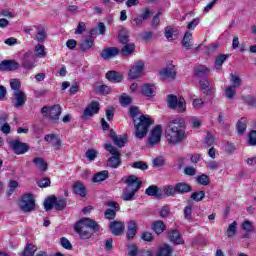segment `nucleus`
<instances>
[{"label":"nucleus","instance_id":"1","mask_svg":"<svg viewBox=\"0 0 256 256\" xmlns=\"http://www.w3.org/2000/svg\"><path fill=\"white\" fill-rule=\"evenodd\" d=\"M187 135H185V120L181 117L172 118L166 129V141L170 145H179L183 143Z\"/></svg>","mask_w":256,"mask_h":256},{"label":"nucleus","instance_id":"2","mask_svg":"<svg viewBox=\"0 0 256 256\" xmlns=\"http://www.w3.org/2000/svg\"><path fill=\"white\" fill-rule=\"evenodd\" d=\"M130 117L134 121L136 137L143 139L149 133V128L153 125V121L147 115H139V108L135 106L130 108Z\"/></svg>","mask_w":256,"mask_h":256},{"label":"nucleus","instance_id":"3","mask_svg":"<svg viewBox=\"0 0 256 256\" xmlns=\"http://www.w3.org/2000/svg\"><path fill=\"white\" fill-rule=\"evenodd\" d=\"M74 229L81 239H90L93 233H97L101 227L94 220L84 218L76 223Z\"/></svg>","mask_w":256,"mask_h":256},{"label":"nucleus","instance_id":"4","mask_svg":"<svg viewBox=\"0 0 256 256\" xmlns=\"http://www.w3.org/2000/svg\"><path fill=\"white\" fill-rule=\"evenodd\" d=\"M126 188L123 190L122 199L123 201H133L135 199V193L141 189L143 182L135 175H129L123 178Z\"/></svg>","mask_w":256,"mask_h":256},{"label":"nucleus","instance_id":"5","mask_svg":"<svg viewBox=\"0 0 256 256\" xmlns=\"http://www.w3.org/2000/svg\"><path fill=\"white\" fill-rule=\"evenodd\" d=\"M104 149H106V151L112 155L110 158H108L107 167H111V169H117V167L121 165V152L110 143L104 144Z\"/></svg>","mask_w":256,"mask_h":256},{"label":"nucleus","instance_id":"6","mask_svg":"<svg viewBox=\"0 0 256 256\" xmlns=\"http://www.w3.org/2000/svg\"><path fill=\"white\" fill-rule=\"evenodd\" d=\"M167 102L169 109H177L178 113H185L187 111L185 98H177V96L170 94L168 95Z\"/></svg>","mask_w":256,"mask_h":256},{"label":"nucleus","instance_id":"7","mask_svg":"<svg viewBox=\"0 0 256 256\" xmlns=\"http://www.w3.org/2000/svg\"><path fill=\"white\" fill-rule=\"evenodd\" d=\"M19 206L24 213H31V211L35 210V196L31 193L24 194Z\"/></svg>","mask_w":256,"mask_h":256},{"label":"nucleus","instance_id":"8","mask_svg":"<svg viewBox=\"0 0 256 256\" xmlns=\"http://www.w3.org/2000/svg\"><path fill=\"white\" fill-rule=\"evenodd\" d=\"M8 145L15 155H25L29 151V144L21 142L19 139L8 141Z\"/></svg>","mask_w":256,"mask_h":256},{"label":"nucleus","instance_id":"9","mask_svg":"<svg viewBox=\"0 0 256 256\" xmlns=\"http://www.w3.org/2000/svg\"><path fill=\"white\" fill-rule=\"evenodd\" d=\"M35 54L33 52H26L23 54L21 58V65L23 69L31 71V69H35L36 67Z\"/></svg>","mask_w":256,"mask_h":256},{"label":"nucleus","instance_id":"10","mask_svg":"<svg viewBox=\"0 0 256 256\" xmlns=\"http://www.w3.org/2000/svg\"><path fill=\"white\" fill-rule=\"evenodd\" d=\"M143 69H145V62L142 60L136 61L128 73L129 79H139L143 75Z\"/></svg>","mask_w":256,"mask_h":256},{"label":"nucleus","instance_id":"11","mask_svg":"<svg viewBox=\"0 0 256 256\" xmlns=\"http://www.w3.org/2000/svg\"><path fill=\"white\" fill-rule=\"evenodd\" d=\"M163 133V128L161 125H157L150 132V136L148 138V143L150 145H157L161 141V135Z\"/></svg>","mask_w":256,"mask_h":256},{"label":"nucleus","instance_id":"12","mask_svg":"<svg viewBox=\"0 0 256 256\" xmlns=\"http://www.w3.org/2000/svg\"><path fill=\"white\" fill-rule=\"evenodd\" d=\"M99 102L92 101L89 106H87L83 112L82 119H89L93 117L94 115H97L99 113Z\"/></svg>","mask_w":256,"mask_h":256},{"label":"nucleus","instance_id":"13","mask_svg":"<svg viewBox=\"0 0 256 256\" xmlns=\"http://www.w3.org/2000/svg\"><path fill=\"white\" fill-rule=\"evenodd\" d=\"M12 103L17 109H19V107H23V105L27 103V95L25 92H23V90L14 92Z\"/></svg>","mask_w":256,"mask_h":256},{"label":"nucleus","instance_id":"14","mask_svg":"<svg viewBox=\"0 0 256 256\" xmlns=\"http://www.w3.org/2000/svg\"><path fill=\"white\" fill-rule=\"evenodd\" d=\"M159 75L162 81H165L167 79H175V77H177V70L175 69V66H168L160 70Z\"/></svg>","mask_w":256,"mask_h":256},{"label":"nucleus","instance_id":"15","mask_svg":"<svg viewBox=\"0 0 256 256\" xmlns=\"http://www.w3.org/2000/svg\"><path fill=\"white\" fill-rule=\"evenodd\" d=\"M21 65L15 60H3L0 62V71H17Z\"/></svg>","mask_w":256,"mask_h":256},{"label":"nucleus","instance_id":"16","mask_svg":"<svg viewBox=\"0 0 256 256\" xmlns=\"http://www.w3.org/2000/svg\"><path fill=\"white\" fill-rule=\"evenodd\" d=\"M211 73V68L205 65H199L194 68V75L197 79H207Z\"/></svg>","mask_w":256,"mask_h":256},{"label":"nucleus","instance_id":"17","mask_svg":"<svg viewBox=\"0 0 256 256\" xmlns=\"http://www.w3.org/2000/svg\"><path fill=\"white\" fill-rule=\"evenodd\" d=\"M44 140L47 143H52V147L56 150L61 149L62 141L59 139V137L56 134H46L44 136Z\"/></svg>","mask_w":256,"mask_h":256},{"label":"nucleus","instance_id":"18","mask_svg":"<svg viewBox=\"0 0 256 256\" xmlns=\"http://www.w3.org/2000/svg\"><path fill=\"white\" fill-rule=\"evenodd\" d=\"M117 55H119V48L117 47H109V48L103 49L102 52L100 53V57H102V59H105L106 61L107 59L117 57Z\"/></svg>","mask_w":256,"mask_h":256},{"label":"nucleus","instance_id":"19","mask_svg":"<svg viewBox=\"0 0 256 256\" xmlns=\"http://www.w3.org/2000/svg\"><path fill=\"white\" fill-rule=\"evenodd\" d=\"M109 229L112 235L119 236L123 233V231H125V225L123 222L113 221L110 223Z\"/></svg>","mask_w":256,"mask_h":256},{"label":"nucleus","instance_id":"20","mask_svg":"<svg viewBox=\"0 0 256 256\" xmlns=\"http://www.w3.org/2000/svg\"><path fill=\"white\" fill-rule=\"evenodd\" d=\"M145 194L149 197H155L156 199H163V191H161V189L155 185L149 186L145 190Z\"/></svg>","mask_w":256,"mask_h":256},{"label":"nucleus","instance_id":"21","mask_svg":"<svg viewBox=\"0 0 256 256\" xmlns=\"http://www.w3.org/2000/svg\"><path fill=\"white\" fill-rule=\"evenodd\" d=\"M110 138L112 139L114 145H117V147H125V143H127V136H117V133L115 131H110Z\"/></svg>","mask_w":256,"mask_h":256},{"label":"nucleus","instance_id":"22","mask_svg":"<svg viewBox=\"0 0 256 256\" xmlns=\"http://www.w3.org/2000/svg\"><path fill=\"white\" fill-rule=\"evenodd\" d=\"M176 187V193L178 195H185V193H191L193 191V188L191 185H189L186 182H178L175 184Z\"/></svg>","mask_w":256,"mask_h":256},{"label":"nucleus","instance_id":"23","mask_svg":"<svg viewBox=\"0 0 256 256\" xmlns=\"http://www.w3.org/2000/svg\"><path fill=\"white\" fill-rule=\"evenodd\" d=\"M93 45H95V40L93 39V37H90V38H86L85 40H82L78 44V47L80 48V51L82 53H86V51H89V49H91Z\"/></svg>","mask_w":256,"mask_h":256},{"label":"nucleus","instance_id":"24","mask_svg":"<svg viewBox=\"0 0 256 256\" xmlns=\"http://www.w3.org/2000/svg\"><path fill=\"white\" fill-rule=\"evenodd\" d=\"M120 53L123 57H131V55L135 53V43L127 42L126 44H123Z\"/></svg>","mask_w":256,"mask_h":256},{"label":"nucleus","instance_id":"25","mask_svg":"<svg viewBox=\"0 0 256 256\" xmlns=\"http://www.w3.org/2000/svg\"><path fill=\"white\" fill-rule=\"evenodd\" d=\"M37 32H36V36H35V40L38 43H45V41H47V30H45V27L39 25L37 26Z\"/></svg>","mask_w":256,"mask_h":256},{"label":"nucleus","instance_id":"26","mask_svg":"<svg viewBox=\"0 0 256 256\" xmlns=\"http://www.w3.org/2000/svg\"><path fill=\"white\" fill-rule=\"evenodd\" d=\"M106 30L107 27L105 26V23L99 22L96 27L90 30L89 34L91 37H97V35H105Z\"/></svg>","mask_w":256,"mask_h":256},{"label":"nucleus","instance_id":"27","mask_svg":"<svg viewBox=\"0 0 256 256\" xmlns=\"http://www.w3.org/2000/svg\"><path fill=\"white\" fill-rule=\"evenodd\" d=\"M73 191L76 195H79L80 197H85V195H87V188H85V184H83L81 181H77L74 183Z\"/></svg>","mask_w":256,"mask_h":256},{"label":"nucleus","instance_id":"28","mask_svg":"<svg viewBox=\"0 0 256 256\" xmlns=\"http://www.w3.org/2000/svg\"><path fill=\"white\" fill-rule=\"evenodd\" d=\"M61 116V106L54 105L49 109V118L51 121H58L59 117Z\"/></svg>","mask_w":256,"mask_h":256},{"label":"nucleus","instance_id":"29","mask_svg":"<svg viewBox=\"0 0 256 256\" xmlns=\"http://www.w3.org/2000/svg\"><path fill=\"white\" fill-rule=\"evenodd\" d=\"M135 235H137V222L135 220H131L128 223V231H127V239L131 240L135 238Z\"/></svg>","mask_w":256,"mask_h":256},{"label":"nucleus","instance_id":"30","mask_svg":"<svg viewBox=\"0 0 256 256\" xmlns=\"http://www.w3.org/2000/svg\"><path fill=\"white\" fill-rule=\"evenodd\" d=\"M169 239L172 243H175L176 245H183L184 241L181 237V234H179V231L172 230L169 232Z\"/></svg>","mask_w":256,"mask_h":256},{"label":"nucleus","instance_id":"31","mask_svg":"<svg viewBox=\"0 0 256 256\" xmlns=\"http://www.w3.org/2000/svg\"><path fill=\"white\" fill-rule=\"evenodd\" d=\"M106 79L113 83H121L123 81V75L115 71H109L106 73Z\"/></svg>","mask_w":256,"mask_h":256},{"label":"nucleus","instance_id":"32","mask_svg":"<svg viewBox=\"0 0 256 256\" xmlns=\"http://www.w3.org/2000/svg\"><path fill=\"white\" fill-rule=\"evenodd\" d=\"M106 179H109V171L103 170L96 173L93 176L92 181L93 183H103V181H105Z\"/></svg>","mask_w":256,"mask_h":256},{"label":"nucleus","instance_id":"33","mask_svg":"<svg viewBox=\"0 0 256 256\" xmlns=\"http://www.w3.org/2000/svg\"><path fill=\"white\" fill-rule=\"evenodd\" d=\"M142 95H145V97H155V85L144 84L142 86Z\"/></svg>","mask_w":256,"mask_h":256},{"label":"nucleus","instance_id":"34","mask_svg":"<svg viewBox=\"0 0 256 256\" xmlns=\"http://www.w3.org/2000/svg\"><path fill=\"white\" fill-rule=\"evenodd\" d=\"M172 254L173 248H171V246H169L168 244H164L156 252V256H171Z\"/></svg>","mask_w":256,"mask_h":256},{"label":"nucleus","instance_id":"35","mask_svg":"<svg viewBox=\"0 0 256 256\" xmlns=\"http://www.w3.org/2000/svg\"><path fill=\"white\" fill-rule=\"evenodd\" d=\"M164 35L168 41H173L177 38V28L168 26L165 28Z\"/></svg>","mask_w":256,"mask_h":256},{"label":"nucleus","instance_id":"36","mask_svg":"<svg viewBox=\"0 0 256 256\" xmlns=\"http://www.w3.org/2000/svg\"><path fill=\"white\" fill-rule=\"evenodd\" d=\"M152 229L156 232L157 235H161V233L167 229V226H165L163 221L158 220L152 224Z\"/></svg>","mask_w":256,"mask_h":256},{"label":"nucleus","instance_id":"37","mask_svg":"<svg viewBox=\"0 0 256 256\" xmlns=\"http://www.w3.org/2000/svg\"><path fill=\"white\" fill-rule=\"evenodd\" d=\"M129 30L122 28L118 33V39L119 42L122 43V45H125L126 43H129Z\"/></svg>","mask_w":256,"mask_h":256},{"label":"nucleus","instance_id":"38","mask_svg":"<svg viewBox=\"0 0 256 256\" xmlns=\"http://www.w3.org/2000/svg\"><path fill=\"white\" fill-rule=\"evenodd\" d=\"M227 57H229V55L221 54L220 56H218V58H216L214 67L215 69H217V71H221L223 69V64L225 63V61H227Z\"/></svg>","mask_w":256,"mask_h":256},{"label":"nucleus","instance_id":"39","mask_svg":"<svg viewBox=\"0 0 256 256\" xmlns=\"http://www.w3.org/2000/svg\"><path fill=\"white\" fill-rule=\"evenodd\" d=\"M209 80L207 78H202L200 80V90L204 93V95H211V88H209Z\"/></svg>","mask_w":256,"mask_h":256},{"label":"nucleus","instance_id":"40","mask_svg":"<svg viewBox=\"0 0 256 256\" xmlns=\"http://www.w3.org/2000/svg\"><path fill=\"white\" fill-rule=\"evenodd\" d=\"M54 207L56 211H63L67 207V200L65 198H57L54 200Z\"/></svg>","mask_w":256,"mask_h":256},{"label":"nucleus","instance_id":"41","mask_svg":"<svg viewBox=\"0 0 256 256\" xmlns=\"http://www.w3.org/2000/svg\"><path fill=\"white\" fill-rule=\"evenodd\" d=\"M230 85L231 87H234L235 89H238V87H241L243 85V80L239 75L232 74L230 76Z\"/></svg>","mask_w":256,"mask_h":256},{"label":"nucleus","instance_id":"42","mask_svg":"<svg viewBox=\"0 0 256 256\" xmlns=\"http://www.w3.org/2000/svg\"><path fill=\"white\" fill-rule=\"evenodd\" d=\"M237 235V221L232 222L229 224L226 230V236L231 239V237H235Z\"/></svg>","mask_w":256,"mask_h":256},{"label":"nucleus","instance_id":"43","mask_svg":"<svg viewBox=\"0 0 256 256\" xmlns=\"http://www.w3.org/2000/svg\"><path fill=\"white\" fill-rule=\"evenodd\" d=\"M236 127L239 135H243L247 130V118H241L238 120Z\"/></svg>","mask_w":256,"mask_h":256},{"label":"nucleus","instance_id":"44","mask_svg":"<svg viewBox=\"0 0 256 256\" xmlns=\"http://www.w3.org/2000/svg\"><path fill=\"white\" fill-rule=\"evenodd\" d=\"M224 95L226 97V99H235V95H237V88L233 87V86H227L224 89Z\"/></svg>","mask_w":256,"mask_h":256},{"label":"nucleus","instance_id":"45","mask_svg":"<svg viewBox=\"0 0 256 256\" xmlns=\"http://www.w3.org/2000/svg\"><path fill=\"white\" fill-rule=\"evenodd\" d=\"M163 193L166 197H175L177 195L176 186L167 185L163 187Z\"/></svg>","mask_w":256,"mask_h":256},{"label":"nucleus","instance_id":"46","mask_svg":"<svg viewBox=\"0 0 256 256\" xmlns=\"http://www.w3.org/2000/svg\"><path fill=\"white\" fill-rule=\"evenodd\" d=\"M35 57H47L45 46L43 44H37L34 48Z\"/></svg>","mask_w":256,"mask_h":256},{"label":"nucleus","instance_id":"47","mask_svg":"<svg viewBox=\"0 0 256 256\" xmlns=\"http://www.w3.org/2000/svg\"><path fill=\"white\" fill-rule=\"evenodd\" d=\"M33 163L36 167H39L40 171H47V162L43 158L36 157L33 159Z\"/></svg>","mask_w":256,"mask_h":256},{"label":"nucleus","instance_id":"48","mask_svg":"<svg viewBox=\"0 0 256 256\" xmlns=\"http://www.w3.org/2000/svg\"><path fill=\"white\" fill-rule=\"evenodd\" d=\"M37 252V246L33 244H28L24 249L22 256H33Z\"/></svg>","mask_w":256,"mask_h":256},{"label":"nucleus","instance_id":"49","mask_svg":"<svg viewBox=\"0 0 256 256\" xmlns=\"http://www.w3.org/2000/svg\"><path fill=\"white\" fill-rule=\"evenodd\" d=\"M192 35L193 34L191 32H186L184 34V37H183V40H182V45L186 49H191V37H192Z\"/></svg>","mask_w":256,"mask_h":256},{"label":"nucleus","instance_id":"50","mask_svg":"<svg viewBox=\"0 0 256 256\" xmlns=\"http://www.w3.org/2000/svg\"><path fill=\"white\" fill-rule=\"evenodd\" d=\"M54 205H55V196H51L44 201V209L46 211H51Z\"/></svg>","mask_w":256,"mask_h":256},{"label":"nucleus","instance_id":"51","mask_svg":"<svg viewBox=\"0 0 256 256\" xmlns=\"http://www.w3.org/2000/svg\"><path fill=\"white\" fill-rule=\"evenodd\" d=\"M184 219H186V221H191V219H193V206L188 205L184 208Z\"/></svg>","mask_w":256,"mask_h":256},{"label":"nucleus","instance_id":"52","mask_svg":"<svg viewBox=\"0 0 256 256\" xmlns=\"http://www.w3.org/2000/svg\"><path fill=\"white\" fill-rule=\"evenodd\" d=\"M10 87L12 91H14V93H17V91H21V81H19V79H11Z\"/></svg>","mask_w":256,"mask_h":256},{"label":"nucleus","instance_id":"53","mask_svg":"<svg viewBox=\"0 0 256 256\" xmlns=\"http://www.w3.org/2000/svg\"><path fill=\"white\" fill-rule=\"evenodd\" d=\"M196 181L197 183H199V185L204 186H207L209 185V183H211V181L209 180V176H207L206 174H201L200 176H197Z\"/></svg>","mask_w":256,"mask_h":256},{"label":"nucleus","instance_id":"54","mask_svg":"<svg viewBox=\"0 0 256 256\" xmlns=\"http://www.w3.org/2000/svg\"><path fill=\"white\" fill-rule=\"evenodd\" d=\"M131 166H132L134 169H140V171H147V169H149V166H148L147 163L144 162V161H137V162H134Z\"/></svg>","mask_w":256,"mask_h":256},{"label":"nucleus","instance_id":"55","mask_svg":"<svg viewBox=\"0 0 256 256\" xmlns=\"http://www.w3.org/2000/svg\"><path fill=\"white\" fill-rule=\"evenodd\" d=\"M191 199H193V201H203V199H205V191L201 190L198 192H194L191 194Z\"/></svg>","mask_w":256,"mask_h":256},{"label":"nucleus","instance_id":"56","mask_svg":"<svg viewBox=\"0 0 256 256\" xmlns=\"http://www.w3.org/2000/svg\"><path fill=\"white\" fill-rule=\"evenodd\" d=\"M248 145L251 147L256 146V130H252L248 133Z\"/></svg>","mask_w":256,"mask_h":256},{"label":"nucleus","instance_id":"57","mask_svg":"<svg viewBox=\"0 0 256 256\" xmlns=\"http://www.w3.org/2000/svg\"><path fill=\"white\" fill-rule=\"evenodd\" d=\"M242 229L247 233H252V231H255V226H253V222L251 221H244L242 224Z\"/></svg>","mask_w":256,"mask_h":256},{"label":"nucleus","instance_id":"58","mask_svg":"<svg viewBox=\"0 0 256 256\" xmlns=\"http://www.w3.org/2000/svg\"><path fill=\"white\" fill-rule=\"evenodd\" d=\"M119 101L123 107H127V105H131L133 100L130 96H127V94H123L120 96Z\"/></svg>","mask_w":256,"mask_h":256},{"label":"nucleus","instance_id":"59","mask_svg":"<svg viewBox=\"0 0 256 256\" xmlns=\"http://www.w3.org/2000/svg\"><path fill=\"white\" fill-rule=\"evenodd\" d=\"M151 15H153L151 10H149V8H144V9H142L141 14L139 15V17L141 19H143L144 21H147V19H151Z\"/></svg>","mask_w":256,"mask_h":256},{"label":"nucleus","instance_id":"60","mask_svg":"<svg viewBox=\"0 0 256 256\" xmlns=\"http://www.w3.org/2000/svg\"><path fill=\"white\" fill-rule=\"evenodd\" d=\"M169 215H171V208L167 205L163 206L159 211V216L166 218L169 217Z\"/></svg>","mask_w":256,"mask_h":256},{"label":"nucleus","instance_id":"61","mask_svg":"<svg viewBox=\"0 0 256 256\" xmlns=\"http://www.w3.org/2000/svg\"><path fill=\"white\" fill-rule=\"evenodd\" d=\"M60 243H61V246L64 249H68V251H71V249H73V245H71V242L69 241V239H67L65 237H62L60 239Z\"/></svg>","mask_w":256,"mask_h":256},{"label":"nucleus","instance_id":"62","mask_svg":"<svg viewBox=\"0 0 256 256\" xmlns=\"http://www.w3.org/2000/svg\"><path fill=\"white\" fill-rule=\"evenodd\" d=\"M86 157L89 159V161H95V159H97V151L95 149L87 150Z\"/></svg>","mask_w":256,"mask_h":256},{"label":"nucleus","instance_id":"63","mask_svg":"<svg viewBox=\"0 0 256 256\" xmlns=\"http://www.w3.org/2000/svg\"><path fill=\"white\" fill-rule=\"evenodd\" d=\"M127 247L129 249V252H128L129 256H137V253L139 252V250L137 249L136 244H128Z\"/></svg>","mask_w":256,"mask_h":256},{"label":"nucleus","instance_id":"64","mask_svg":"<svg viewBox=\"0 0 256 256\" xmlns=\"http://www.w3.org/2000/svg\"><path fill=\"white\" fill-rule=\"evenodd\" d=\"M106 219H115L117 216V210L107 209L104 213Z\"/></svg>","mask_w":256,"mask_h":256}]
</instances>
